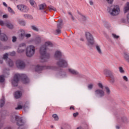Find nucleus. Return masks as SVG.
Returning <instances> with one entry per match:
<instances>
[{
    "instance_id": "obj_1",
    "label": "nucleus",
    "mask_w": 129,
    "mask_h": 129,
    "mask_svg": "<svg viewBox=\"0 0 129 129\" xmlns=\"http://www.w3.org/2000/svg\"><path fill=\"white\" fill-rule=\"evenodd\" d=\"M20 79H21L23 81V83L25 84L30 82V80H29V78L27 75L25 74H17L14 76V79L12 80V84L13 86H17L19 83Z\"/></svg>"
},
{
    "instance_id": "obj_2",
    "label": "nucleus",
    "mask_w": 129,
    "mask_h": 129,
    "mask_svg": "<svg viewBox=\"0 0 129 129\" xmlns=\"http://www.w3.org/2000/svg\"><path fill=\"white\" fill-rule=\"evenodd\" d=\"M49 46L50 47H53V43L50 41H47L45 43V45H42L40 48V53L41 55L42 60L46 61L47 59L50 58V54L47 53V49L46 47Z\"/></svg>"
},
{
    "instance_id": "obj_3",
    "label": "nucleus",
    "mask_w": 129,
    "mask_h": 129,
    "mask_svg": "<svg viewBox=\"0 0 129 129\" xmlns=\"http://www.w3.org/2000/svg\"><path fill=\"white\" fill-rule=\"evenodd\" d=\"M11 121L12 122H16V124L19 126H23V125H25V121L23 119V117L16 114H12L11 115Z\"/></svg>"
},
{
    "instance_id": "obj_4",
    "label": "nucleus",
    "mask_w": 129,
    "mask_h": 129,
    "mask_svg": "<svg viewBox=\"0 0 129 129\" xmlns=\"http://www.w3.org/2000/svg\"><path fill=\"white\" fill-rule=\"evenodd\" d=\"M107 11L108 13L113 17H115L119 14V7L117 5H112L110 7H108Z\"/></svg>"
},
{
    "instance_id": "obj_5",
    "label": "nucleus",
    "mask_w": 129,
    "mask_h": 129,
    "mask_svg": "<svg viewBox=\"0 0 129 129\" xmlns=\"http://www.w3.org/2000/svg\"><path fill=\"white\" fill-rule=\"evenodd\" d=\"M36 47L33 45H30L28 46L26 49V55L28 58H31L35 55V52H36Z\"/></svg>"
},
{
    "instance_id": "obj_6",
    "label": "nucleus",
    "mask_w": 129,
    "mask_h": 129,
    "mask_svg": "<svg viewBox=\"0 0 129 129\" xmlns=\"http://www.w3.org/2000/svg\"><path fill=\"white\" fill-rule=\"evenodd\" d=\"M85 37L87 41L88 46L89 47H92L94 45V38L93 37V35L89 32H86Z\"/></svg>"
},
{
    "instance_id": "obj_7",
    "label": "nucleus",
    "mask_w": 129,
    "mask_h": 129,
    "mask_svg": "<svg viewBox=\"0 0 129 129\" xmlns=\"http://www.w3.org/2000/svg\"><path fill=\"white\" fill-rule=\"evenodd\" d=\"M44 69H51V70H57L58 69V67L56 66H42L39 64L37 65L35 67V71L36 72H40V71H42V70H44Z\"/></svg>"
},
{
    "instance_id": "obj_8",
    "label": "nucleus",
    "mask_w": 129,
    "mask_h": 129,
    "mask_svg": "<svg viewBox=\"0 0 129 129\" xmlns=\"http://www.w3.org/2000/svg\"><path fill=\"white\" fill-rule=\"evenodd\" d=\"M56 64L58 67H60L61 68H66L68 66L67 61L63 58H59L56 62Z\"/></svg>"
},
{
    "instance_id": "obj_9",
    "label": "nucleus",
    "mask_w": 129,
    "mask_h": 129,
    "mask_svg": "<svg viewBox=\"0 0 129 129\" xmlns=\"http://www.w3.org/2000/svg\"><path fill=\"white\" fill-rule=\"evenodd\" d=\"M16 66L19 69H25L26 67V63L22 60H17L16 62Z\"/></svg>"
},
{
    "instance_id": "obj_10",
    "label": "nucleus",
    "mask_w": 129,
    "mask_h": 129,
    "mask_svg": "<svg viewBox=\"0 0 129 129\" xmlns=\"http://www.w3.org/2000/svg\"><path fill=\"white\" fill-rule=\"evenodd\" d=\"M17 8L18 10L21 11V12H24V13H26L29 11V8L28 7L24 5H19L17 6Z\"/></svg>"
},
{
    "instance_id": "obj_11",
    "label": "nucleus",
    "mask_w": 129,
    "mask_h": 129,
    "mask_svg": "<svg viewBox=\"0 0 129 129\" xmlns=\"http://www.w3.org/2000/svg\"><path fill=\"white\" fill-rule=\"evenodd\" d=\"M95 93L96 95H99L100 97H103L105 95V93L104 91L98 89L95 91Z\"/></svg>"
},
{
    "instance_id": "obj_12",
    "label": "nucleus",
    "mask_w": 129,
    "mask_h": 129,
    "mask_svg": "<svg viewBox=\"0 0 129 129\" xmlns=\"http://www.w3.org/2000/svg\"><path fill=\"white\" fill-rule=\"evenodd\" d=\"M39 10L42 13H46L48 9H47V5L45 4H42L39 6Z\"/></svg>"
},
{
    "instance_id": "obj_13",
    "label": "nucleus",
    "mask_w": 129,
    "mask_h": 129,
    "mask_svg": "<svg viewBox=\"0 0 129 129\" xmlns=\"http://www.w3.org/2000/svg\"><path fill=\"white\" fill-rule=\"evenodd\" d=\"M0 40L2 42H8V40H9V38H8V36L6 34L2 33L0 35Z\"/></svg>"
},
{
    "instance_id": "obj_14",
    "label": "nucleus",
    "mask_w": 129,
    "mask_h": 129,
    "mask_svg": "<svg viewBox=\"0 0 129 129\" xmlns=\"http://www.w3.org/2000/svg\"><path fill=\"white\" fill-rule=\"evenodd\" d=\"M19 38L20 40H23L24 38H25L26 36V33L25 32V30H21L19 32Z\"/></svg>"
},
{
    "instance_id": "obj_15",
    "label": "nucleus",
    "mask_w": 129,
    "mask_h": 129,
    "mask_svg": "<svg viewBox=\"0 0 129 129\" xmlns=\"http://www.w3.org/2000/svg\"><path fill=\"white\" fill-rule=\"evenodd\" d=\"M61 57H62V53H61L60 51H56L54 54L55 59H56V60H58V59H60Z\"/></svg>"
},
{
    "instance_id": "obj_16",
    "label": "nucleus",
    "mask_w": 129,
    "mask_h": 129,
    "mask_svg": "<svg viewBox=\"0 0 129 129\" xmlns=\"http://www.w3.org/2000/svg\"><path fill=\"white\" fill-rule=\"evenodd\" d=\"M104 75H106V76H109V77H110L111 75H113L112 72L110 70L107 69H105L104 70Z\"/></svg>"
},
{
    "instance_id": "obj_17",
    "label": "nucleus",
    "mask_w": 129,
    "mask_h": 129,
    "mask_svg": "<svg viewBox=\"0 0 129 129\" xmlns=\"http://www.w3.org/2000/svg\"><path fill=\"white\" fill-rule=\"evenodd\" d=\"M22 97V92L17 91L15 92V97L17 98V99H19V98Z\"/></svg>"
},
{
    "instance_id": "obj_18",
    "label": "nucleus",
    "mask_w": 129,
    "mask_h": 129,
    "mask_svg": "<svg viewBox=\"0 0 129 129\" xmlns=\"http://www.w3.org/2000/svg\"><path fill=\"white\" fill-rule=\"evenodd\" d=\"M69 72L71 73V74H73V75H78V74H79V73L77 71L72 69H69Z\"/></svg>"
},
{
    "instance_id": "obj_19",
    "label": "nucleus",
    "mask_w": 129,
    "mask_h": 129,
    "mask_svg": "<svg viewBox=\"0 0 129 129\" xmlns=\"http://www.w3.org/2000/svg\"><path fill=\"white\" fill-rule=\"evenodd\" d=\"M6 62L10 67H13V66H14V61H13V60L10 58H8Z\"/></svg>"
},
{
    "instance_id": "obj_20",
    "label": "nucleus",
    "mask_w": 129,
    "mask_h": 129,
    "mask_svg": "<svg viewBox=\"0 0 129 129\" xmlns=\"http://www.w3.org/2000/svg\"><path fill=\"white\" fill-rule=\"evenodd\" d=\"M121 120L124 123H128L129 120L126 116H122L121 117Z\"/></svg>"
},
{
    "instance_id": "obj_21",
    "label": "nucleus",
    "mask_w": 129,
    "mask_h": 129,
    "mask_svg": "<svg viewBox=\"0 0 129 129\" xmlns=\"http://www.w3.org/2000/svg\"><path fill=\"white\" fill-rule=\"evenodd\" d=\"M110 80L109 82L111 83V84H113L114 82H115V78H114V76L113 75H112L110 76Z\"/></svg>"
},
{
    "instance_id": "obj_22",
    "label": "nucleus",
    "mask_w": 129,
    "mask_h": 129,
    "mask_svg": "<svg viewBox=\"0 0 129 129\" xmlns=\"http://www.w3.org/2000/svg\"><path fill=\"white\" fill-rule=\"evenodd\" d=\"M59 76H60V77H61L62 78H64V77H67V74L64 71H61L59 72Z\"/></svg>"
},
{
    "instance_id": "obj_23",
    "label": "nucleus",
    "mask_w": 129,
    "mask_h": 129,
    "mask_svg": "<svg viewBox=\"0 0 129 129\" xmlns=\"http://www.w3.org/2000/svg\"><path fill=\"white\" fill-rule=\"evenodd\" d=\"M63 23V20L62 19L59 20V23L57 25V29H62V24Z\"/></svg>"
},
{
    "instance_id": "obj_24",
    "label": "nucleus",
    "mask_w": 129,
    "mask_h": 129,
    "mask_svg": "<svg viewBox=\"0 0 129 129\" xmlns=\"http://www.w3.org/2000/svg\"><path fill=\"white\" fill-rule=\"evenodd\" d=\"M127 12H129V3L127 2L124 7V14L127 13Z\"/></svg>"
},
{
    "instance_id": "obj_25",
    "label": "nucleus",
    "mask_w": 129,
    "mask_h": 129,
    "mask_svg": "<svg viewBox=\"0 0 129 129\" xmlns=\"http://www.w3.org/2000/svg\"><path fill=\"white\" fill-rule=\"evenodd\" d=\"M6 26L9 29H14V25L10 22L6 23Z\"/></svg>"
},
{
    "instance_id": "obj_26",
    "label": "nucleus",
    "mask_w": 129,
    "mask_h": 129,
    "mask_svg": "<svg viewBox=\"0 0 129 129\" xmlns=\"http://www.w3.org/2000/svg\"><path fill=\"white\" fill-rule=\"evenodd\" d=\"M124 58L125 60L129 63V54L128 53L125 52L124 53Z\"/></svg>"
},
{
    "instance_id": "obj_27",
    "label": "nucleus",
    "mask_w": 129,
    "mask_h": 129,
    "mask_svg": "<svg viewBox=\"0 0 129 129\" xmlns=\"http://www.w3.org/2000/svg\"><path fill=\"white\" fill-rule=\"evenodd\" d=\"M96 49L99 54L101 55V54H102V50H101V48H100V46H99V45H96Z\"/></svg>"
},
{
    "instance_id": "obj_28",
    "label": "nucleus",
    "mask_w": 129,
    "mask_h": 129,
    "mask_svg": "<svg viewBox=\"0 0 129 129\" xmlns=\"http://www.w3.org/2000/svg\"><path fill=\"white\" fill-rule=\"evenodd\" d=\"M34 42L35 44H40L41 43V38L37 37L34 39Z\"/></svg>"
},
{
    "instance_id": "obj_29",
    "label": "nucleus",
    "mask_w": 129,
    "mask_h": 129,
    "mask_svg": "<svg viewBox=\"0 0 129 129\" xmlns=\"http://www.w3.org/2000/svg\"><path fill=\"white\" fill-rule=\"evenodd\" d=\"M105 89L106 90V94L109 95L110 94V89L107 86L105 87Z\"/></svg>"
},
{
    "instance_id": "obj_30",
    "label": "nucleus",
    "mask_w": 129,
    "mask_h": 129,
    "mask_svg": "<svg viewBox=\"0 0 129 129\" xmlns=\"http://www.w3.org/2000/svg\"><path fill=\"white\" fill-rule=\"evenodd\" d=\"M3 59L4 60H6V61L8 60V59H10L9 58V53H6L3 55Z\"/></svg>"
},
{
    "instance_id": "obj_31",
    "label": "nucleus",
    "mask_w": 129,
    "mask_h": 129,
    "mask_svg": "<svg viewBox=\"0 0 129 129\" xmlns=\"http://www.w3.org/2000/svg\"><path fill=\"white\" fill-rule=\"evenodd\" d=\"M24 52H25V49H21L20 48H18L17 49V52H18L19 54H22V53H24Z\"/></svg>"
},
{
    "instance_id": "obj_32",
    "label": "nucleus",
    "mask_w": 129,
    "mask_h": 129,
    "mask_svg": "<svg viewBox=\"0 0 129 129\" xmlns=\"http://www.w3.org/2000/svg\"><path fill=\"white\" fill-rule=\"evenodd\" d=\"M31 29L36 32H39V29L35 25L31 26Z\"/></svg>"
},
{
    "instance_id": "obj_33",
    "label": "nucleus",
    "mask_w": 129,
    "mask_h": 129,
    "mask_svg": "<svg viewBox=\"0 0 129 129\" xmlns=\"http://www.w3.org/2000/svg\"><path fill=\"white\" fill-rule=\"evenodd\" d=\"M52 117L54 119V120H59V117L58 116V115L56 114H54L52 115Z\"/></svg>"
},
{
    "instance_id": "obj_34",
    "label": "nucleus",
    "mask_w": 129,
    "mask_h": 129,
    "mask_svg": "<svg viewBox=\"0 0 129 129\" xmlns=\"http://www.w3.org/2000/svg\"><path fill=\"white\" fill-rule=\"evenodd\" d=\"M48 9L49 10V11H51V10H52V11H54V12H56V11H57V10H56V8L53 7L52 6H49L48 7Z\"/></svg>"
},
{
    "instance_id": "obj_35",
    "label": "nucleus",
    "mask_w": 129,
    "mask_h": 129,
    "mask_svg": "<svg viewBox=\"0 0 129 129\" xmlns=\"http://www.w3.org/2000/svg\"><path fill=\"white\" fill-rule=\"evenodd\" d=\"M5 105V100H0V107H3Z\"/></svg>"
},
{
    "instance_id": "obj_36",
    "label": "nucleus",
    "mask_w": 129,
    "mask_h": 129,
    "mask_svg": "<svg viewBox=\"0 0 129 129\" xmlns=\"http://www.w3.org/2000/svg\"><path fill=\"white\" fill-rule=\"evenodd\" d=\"M24 47H26V43H20L18 46V48H23Z\"/></svg>"
},
{
    "instance_id": "obj_37",
    "label": "nucleus",
    "mask_w": 129,
    "mask_h": 129,
    "mask_svg": "<svg viewBox=\"0 0 129 129\" xmlns=\"http://www.w3.org/2000/svg\"><path fill=\"white\" fill-rule=\"evenodd\" d=\"M55 34L56 35H59L61 33V29L59 28H57L55 30Z\"/></svg>"
},
{
    "instance_id": "obj_38",
    "label": "nucleus",
    "mask_w": 129,
    "mask_h": 129,
    "mask_svg": "<svg viewBox=\"0 0 129 129\" xmlns=\"http://www.w3.org/2000/svg\"><path fill=\"white\" fill-rule=\"evenodd\" d=\"M0 82L1 83H3V82H5V77L4 76H0Z\"/></svg>"
},
{
    "instance_id": "obj_39",
    "label": "nucleus",
    "mask_w": 129,
    "mask_h": 129,
    "mask_svg": "<svg viewBox=\"0 0 129 129\" xmlns=\"http://www.w3.org/2000/svg\"><path fill=\"white\" fill-rule=\"evenodd\" d=\"M19 24L20 25H21V26H25L26 25V23L25 21L23 20H20L19 21Z\"/></svg>"
},
{
    "instance_id": "obj_40",
    "label": "nucleus",
    "mask_w": 129,
    "mask_h": 129,
    "mask_svg": "<svg viewBox=\"0 0 129 129\" xmlns=\"http://www.w3.org/2000/svg\"><path fill=\"white\" fill-rule=\"evenodd\" d=\"M82 17V19L83 20V21H87V17H86V16L84 15L83 14L81 16Z\"/></svg>"
},
{
    "instance_id": "obj_41",
    "label": "nucleus",
    "mask_w": 129,
    "mask_h": 129,
    "mask_svg": "<svg viewBox=\"0 0 129 129\" xmlns=\"http://www.w3.org/2000/svg\"><path fill=\"white\" fill-rule=\"evenodd\" d=\"M112 36L114 39H118L119 38V36L118 35H116V34L114 33H112Z\"/></svg>"
},
{
    "instance_id": "obj_42",
    "label": "nucleus",
    "mask_w": 129,
    "mask_h": 129,
    "mask_svg": "<svg viewBox=\"0 0 129 129\" xmlns=\"http://www.w3.org/2000/svg\"><path fill=\"white\" fill-rule=\"evenodd\" d=\"M24 17H25V18H26L27 19H32V16L28 15V14H25Z\"/></svg>"
},
{
    "instance_id": "obj_43",
    "label": "nucleus",
    "mask_w": 129,
    "mask_h": 129,
    "mask_svg": "<svg viewBox=\"0 0 129 129\" xmlns=\"http://www.w3.org/2000/svg\"><path fill=\"white\" fill-rule=\"evenodd\" d=\"M98 86L100 88H101V89H103V85H102L101 83H99L98 84Z\"/></svg>"
},
{
    "instance_id": "obj_44",
    "label": "nucleus",
    "mask_w": 129,
    "mask_h": 129,
    "mask_svg": "<svg viewBox=\"0 0 129 129\" xmlns=\"http://www.w3.org/2000/svg\"><path fill=\"white\" fill-rule=\"evenodd\" d=\"M119 72H120V73H124V70H123V69H122V67H120L119 68Z\"/></svg>"
},
{
    "instance_id": "obj_45",
    "label": "nucleus",
    "mask_w": 129,
    "mask_h": 129,
    "mask_svg": "<svg viewBox=\"0 0 129 129\" xmlns=\"http://www.w3.org/2000/svg\"><path fill=\"white\" fill-rule=\"evenodd\" d=\"M8 11L10 13H12V14H15V12H14V10L11 7H8Z\"/></svg>"
},
{
    "instance_id": "obj_46",
    "label": "nucleus",
    "mask_w": 129,
    "mask_h": 129,
    "mask_svg": "<svg viewBox=\"0 0 129 129\" xmlns=\"http://www.w3.org/2000/svg\"><path fill=\"white\" fill-rule=\"evenodd\" d=\"M30 4L31 5V6H33L34 7V6H35V1H34V0H30Z\"/></svg>"
},
{
    "instance_id": "obj_47",
    "label": "nucleus",
    "mask_w": 129,
    "mask_h": 129,
    "mask_svg": "<svg viewBox=\"0 0 129 129\" xmlns=\"http://www.w3.org/2000/svg\"><path fill=\"white\" fill-rule=\"evenodd\" d=\"M23 108V106L19 105L17 107L15 108V109H22Z\"/></svg>"
},
{
    "instance_id": "obj_48",
    "label": "nucleus",
    "mask_w": 129,
    "mask_h": 129,
    "mask_svg": "<svg viewBox=\"0 0 129 129\" xmlns=\"http://www.w3.org/2000/svg\"><path fill=\"white\" fill-rule=\"evenodd\" d=\"M10 56H16V51H13L10 53Z\"/></svg>"
},
{
    "instance_id": "obj_49",
    "label": "nucleus",
    "mask_w": 129,
    "mask_h": 129,
    "mask_svg": "<svg viewBox=\"0 0 129 129\" xmlns=\"http://www.w3.org/2000/svg\"><path fill=\"white\" fill-rule=\"evenodd\" d=\"M88 88L89 89H92V88H93V84H91L89 85Z\"/></svg>"
},
{
    "instance_id": "obj_50",
    "label": "nucleus",
    "mask_w": 129,
    "mask_h": 129,
    "mask_svg": "<svg viewBox=\"0 0 129 129\" xmlns=\"http://www.w3.org/2000/svg\"><path fill=\"white\" fill-rule=\"evenodd\" d=\"M16 41H17V37L16 36H13L12 41L13 42V43H15V42H16Z\"/></svg>"
},
{
    "instance_id": "obj_51",
    "label": "nucleus",
    "mask_w": 129,
    "mask_h": 129,
    "mask_svg": "<svg viewBox=\"0 0 129 129\" xmlns=\"http://www.w3.org/2000/svg\"><path fill=\"white\" fill-rule=\"evenodd\" d=\"M123 79L125 81H126V82L128 81V79H127V77L126 76H124L123 77Z\"/></svg>"
},
{
    "instance_id": "obj_52",
    "label": "nucleus",
    "mask_w": 129,
    "mask_h": 129,
    "mask_svg": "<svg viewBox=\"0 0 129 129\" xmlns=\"http://www.w3.org/2000/svg\"><path fill=\"white\" fill-rule=\"evenodd\" d=\"M0 25L1 26H5V23H4L3 20H0Z\"/></svg>"
},
{
    "instance_id": "obj_53",
    "label": "nucleus",
    "mask_w": 129,
    "mask_h": 129,
    "mask_svg": "<svg viewBox=\"0 0 129 129\" xmlns=\"http://www.w3.org/2000/svg\"><path fill=\"white\" fill-rule=\"evenodd\" d=\"M78 114H79V113L77 112L76 113H74L73 114V116H74V117H76V116H77V115H78Z\"/></svg>"
},
{
    "instance_id": "obj_54",
    "label": "nucleus",
    "mask_w": 129,
    "mask_h": 129,
    "mask_svg": "<svg viewBox=\"0 0 129 129\" xmlns=\"http://www.w3.org/2000/svg\"><path fill=\"white\" fill-rule=\"evenodd\" d=\"M108 4H112V2H113V0H106Z\"/></svg>"
},
{
    "instance_id": "obj_55",
    "label": "nucleus",
    "mask_w": 129,
    "mask_h": 129,
    "mask_svg": "<svg viewBox=\"0 0 129 129\" xmlns=\"http://www.w3.org/2000/svg\"><path fill=\"white\" fill-rule=\"evenodd\" d=\"M25 37H26V38H30L31 37V35L30 34H25Z\"/></svg>"
},
{
    "instance_id": "obj_56",
    "label": "nucleus",
    "mask_w": 129,
    "mask_h": 129,
    "mask_svg": "<svg viewBox=\"0 0 129 129\" xmlns=\"http://www.w3.org/2000/svg\"><path fill=\"white\" fill-rule=\"evenodd\" d=\"M3 17L4 19H8V16L7 15H4Z\"/></svg>"
},
{
    "instance_id": "obj_57",
    "label": "nucleus",
    "mask_w": 129,
    "mask_h": 129,
    "mask_svg": "<svg viewBox=\"0 0 129 129\" xmlns=\"http://www.w3.org/2000/svg\"><path fill=\"white\" fill-rule=\"evenodd\" d=\"M3 5L6 8H8V5H7V3H6L5 2L3 3Z\"/></svg>"
},
{
    "instance_id": "obj_58",
    "label": "nucleus",
    "mask_w": 129,
    "mask_h": 129,
    "mask_svg": "<svg viewBox=\"0 0 129 129\" xmlns=\"http://www.w3.org/2000/svg\"><path fill=\"white\" fill-rule=\"evenodd\" d=\"M22 126H19V127H18V129H26L25 127H23Z\"/></svg>"
},
{
    "instance_id": "obj_59",
    "label": "nucleus",
    "mask_w": 129,
    "mask_h": 129,
    "mask_svg": "<svg viewBox=\"0 0 129 129\" xmlns=\"http://www.w3.org/2000/svg\"><path fill=\"white\" fill-rule=\"evenodd\" d=\"M89 3L91 6H93V2L91 1L89 2Z\"/></svg>"
},
{
    "instance_id": "obj_60",
    "label": "nucleus",
    "mask_w": 129,
    "mask_h": 129,
    "mask_svg": "<svg viewBox=\"0 0 129 129\" xmlns=\"http://www.w3.org/2000/svg\"><path fill=\"white\" fill-rule=\"evenodd\" d=\"M71 18L73 21H74V20H75V18H74V17L73 16V15H72Z\"/></svg>"
},
{
    "instance_id": "obj_61",
    "label": "nucleus",
    "mask_w": 129,
    "mask_h": 129,
    "mask_svg": "<svg viewBox=\"0 0 129 129\" xmlns=\"http://www.w3.org/2000/svg\"><path fill=\"white\" fill-rule=\"evenodd\" d=\"M3 63H4V60H3V59H0V63L3 64Z\"/></svg>"
},
{
    "instance_id": "obj_62",
    "label": "nucleus",
    "mask_w": 129,
    "mask_h": 129,
    "mask_svg": "<svg viewBox=\"0 0 129 129\" xmlns=\"http://www.w3.org/2000/svg\"><path fill=\"white\" fill-rule=\"evenodd\" d=\"M4 49H10V47L9 46H5Z\"/></svg>"
},
{
    "instance_id": "obj_63",
    "label": "nucleus",
    "mask_w": 129,
    "mask_h": 129,
    "mask_svg": "<svg viewBox=\"0 0 129 129\" xmlns=\"http://www.w3.org/2000/svg\"><path fill=\"white\" fill-rule=\"evenodd\" d=\"M78 15H80V16H81L83 15L79 11H78Z\"/></svg>"
},
{
    "instance_id": "obj_64",
    "label": "nucleus",
    "mask_w": 129,
    "mask_h": 129,
    "mask_svg": "<svg viewBox=\"0 0 129 129\" xmlns=\"http://www.w3.org/2000/svg\"><path fill=\"white\" fill-rule=\"evenodd\" d=\"M5 129H11V127H7Z\"/></svg>"
}]
</instances>
